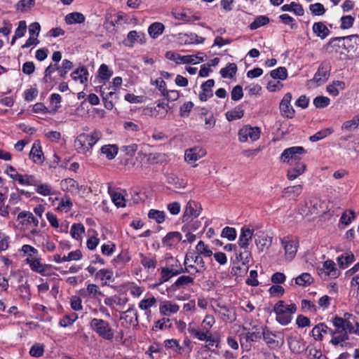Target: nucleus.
Wrapping results in <instances>:
<instances>
[{
    "label": "nucleus",
    "instance_id": "obj_1",
    "mask_svg": "<svg viewBox=\"0 0 359 359\" xmlns=\"http://www.w3.org/2000/svg\"><path fill=\"white\" fill-rule=\"evenodd\" d=\"M102 137L100 131L94 130L91 133H81L74 140V147L80 154H86Z\"/></svg>",
    "mask_w": 359,
    "mask_h": 359
},
{
    "label": "nucleus",
    "instance_id": "obj_2",
    "mask_svg": "<svg viewBox=\"0 0 359 359\" xmlns=\"http://www.w3.org/2000/svg\"><path fill=\"white\" fill-rule=\"evenodd\" d=\"M215 323V319L212 315H206L201 323V327H198L194 323L188 325V332L197 339H207L212 334L210 329Z\"/></svg>",
    "mask_w": 359,
    "mask_h": 359
},
{
    "label": "nucleus",
    "instance_id": "obj_3",
    "mask_svg": "<svg viewBox=\"0 0 359 359\" xmlns=\"http://www.w3.org/2000/svg\"><path fill=\"white\" fill-rule=\"evenodd\" d=\"M89 326L93 332L104 340L111 341L114 339L115 330L109 322L101 318H93L91 319Z\"/></svg>",
    "mask_w": 359,
    "mask_h": 359
},
{
    "label": "nucleus",
    "instance_id": "obj_4",
    "mask_svg": "<svg viewBox=\"0 0 359 359\" xmlns=\"http://www.w3.org/2000/svg\"><path fill=\"white\" fill-rule=\"evenodd\" d=\"M297 311L294 304H286L284 301H278L273 306L276 319L282 325H288L292 318V314Z\"/></svg>",
    "mask_w": 359,
    "mask_h": 359
},
{
    "label": "nucleus",
    "instance_id": "obj_5",
    "mask_svg": "<svg viewBox=\"0 0 359 359\" xmlns=\"http://www.w3.org/2000/svg\"><path fill=\"white\" fill-rule=\"evenodd\" d=\"M332 323L334 329H331V332H330V335L332 337L330 343L334 346H343V343L349 339V335L343 325L344 321L341 317L335 316L332 318Z\"/></svg>",
    "mask_w": 359,
    "mask_h": 359
},
{
    "label": "nucleus",
    "instance_id": "obj_6",
    "mask_svg": "<svg viewBox=\"0 0 359 359\" xmlns=\"http://www.w3.org/2000/svg\"><path fill=\"white\" fill-rule=\"evenodd\" d=\"M306 153L303 147L295 146L285 149L280 156V160L283 163H287L290 165L302 162V156Z\"/></svg>",
    "mask_w": 359,
    "mask_h": 359
},
{
    "label": "nucleus",
    "instance_id": "obj_7",
    "mask_svg": "<svg viewBox=\"0 0 359 359\" xmlns=\"http://www.w3.org/2000/svg\"><path fill=\"white\" fill-rule=\"evenodd\" d=\"M331 71V65L329 62H322L317 72L315 73L313 79H310L309 83H316L318 86L325 83L329 79Z\"/></svg>",
    "mask_w": 359,
    "mask_h": 359
},
{
    "label": "nucleus",
    "instance_id": "obj_8",
    "mask_svg": "<svg viewBox=\"0 0 359 359\" xmlns=\"http://www.w3.org/2000/svg\"><path fill=\"white\" fill-rule=\"evenodd\" d=\"M261 130L258 127L245 126L238 131V140L241 142H245L248 138L251 141H257L260 137Z\"/></svg>",
    "mask_w": 359,
    "mask_h": 359
},
{
    "label": "nucleus",
    "instance_id": "obj_9",
    "mask_svg": "<svg viewBox=\"0 0 359 359\" xmlns=\"http://www.w3.org/2000/svg\"><path fill=\"white\" fill-rule=\"evenodd\" d=\"M292 97V94L287 93L283 96L279 105L281 116L287 118H292L295 113L294 108L291 105Z\"/></svg>",
    "mask_w": 359,
    "mask_h": 359
},
{
    "label": "nucleus",
    "instance_id": "obj_10",
    "mask_svg": "<svg viewBox=\"0 0 359 359\" xmlns=\"http://www.w3.org/2000/svg\"><path fill=\"white\" fill-rule=\"evenodd\" d=\"M201 208L198 204L194 201H189L185 207V210L182 216L183 222L192 221L193 218H196L201 213Z\"/></svg>",
    "mask_w": 359,
    "mask_h": 359
},
{
    "label": "nucleus",
    "instance_id": "obj_11",
    "mask_svg": "<svg viewBox=\"0 0 359 359\" xmlns=\"http://www.w3.org/2000/svg\"><path fill=\"white\" fill-rule=\"evenodd\" d=\"M32 271L40 273L42 276L46 275L47 269L50 267L48 264L41 263L40 259L29 255L25 259Z\"/></svg>",
    "mask_w": 359,
    "mask_h": 359
},
{
    "label": "nucleus",
    "instance_id": "obj_12",
    "mask_svg": "<svg viewBox=\"0 0 359 359\" xmlns=\"http://www.w3.org/2000/svg\"><path fill=\"white\" fill-rule=\"evenodd\" d=\"M206 151L201 147H195L188 149L184 153V159L188 163H194L205 156Z\"/></svg>",
    "mask_w": 359,
    "mask_h": 359
},
{
    "label": "nucleus",
    "instance_id": "obj_13",
    "mask_svg": "<svg viewBox=\"0 0 359 359\" xmlns=\"http://www.w3.org/2000/svg\"><path fill=\"white\" fill-rule=\"evenodd\" d=\"M262 337L271 348H278L283 343V339L279 341V340L277 339V335L270 331L266 327L262 328Z\"/></svg>",
    "mask_w": 359,
    "mask_h": 359
},
{
    "label": "nucleus",
    "instance_id": "obj_14",
    "mask_svg": "<svg viewBox=\"0 0 359 359\" xmlns=\"http://www.w3.org/2000/svg\"><path fill=\"white\" fill-rule=\"evenodd\" d=\"M320 275L324 274V278L327 277L335 279L339 277L340 271L337 269L335 263L332 260L324 262L323 268L320 269Z\"/></svg>",
    "mask_w": 359,
    "mask_h": 359
},
{
    "label": "nucleus",
    "instance_id": "obj_15",
    "mask_svg": "<svg viewBox=\"0 0 359 359\" xmlns=\"http://www.w3.org/2000/svg\"><path fill=\"white\" fill-rule=\"evenodd\" d=\"M175 38L181 45H189L203 43V39L194 33H179Z\"/></svg>",
    "mask_w": 359,
    "mask_h": 359
},
{
    "label": "nucleus",
    "instance_id": "obj_16",
    "mask_svg": "<svg viewBox=\"0 0 359 359\" xmlns=\"http://www.w3.org/2000/svg\"><path fill=\"white\" fill-rule=\"evenodd\" d=\"M281 243L285 250V259L291 261L296 255L298 243L294 240L283 239Z\"/></svg>",
    "mask_w": 359,
    "mask_h": 359
},
{
    "label": "nucleus",
    "instance_id": "obj_17",
    "mask_svg": "<svg viewBox=\"0 0 359 359\" xmlns=\"http://www.w3.org/2000/svg\"><path fill=\"white\" fill-rule=\"evenodd\" d=\"M166 57L172 61L175 62L176 64H197L195 61L196 57H194V55H181L178 53H175L172 51L166 53Z\"/></svg>",
    "mask_w": 359,
    "mask_h": 359
},
{
    "label": "nucleus",
    "instance_id": "obj_18",
    "mask_svg": "<svg viewBox=\"0 0 359 359\" xmlns=\"http://www.w3.org/2000/svg\"><path fill=\"white\" fill-rule=\"evenodd\" d=\"M108 192L112 202L116 207L123 208L126 206V199L123 195L124 191L109 186L108 187Z\"/></svg>",
    "mask_w": 359,
    "mask_h": 359
},
{
    "label": "nucleus",
    "instance_id": "obj_19",
    "mask_svg": "<svg viewBox=\"0 0 359 359\" xmlns=\"http://www.w3.org/2000/svg\"><path fill=\"white\" fill-rule=\"evenodd\" d=\"M170 109L169 104L164 100L159 101L156 106L149 108L151 115L160 118L165 117Z\"/></svg>",
    "mask_w": 359,
    "mask_h": 359
},
{
    "label": "nucleus",
    "instance_id": "obj_20",
    "mask_svg": "<svg viewBox=\"0 0 359 359\" xmlns=\"http://www.w3.org/2000/svg\"><path fill=\"white\" fill-rule=\"evenodd\" d=\"M145 42V34L143 32L133 30L128 32L124 43L127 46L133 47L135 43L144 44Z\"/></svg>",
    "mask_w": 359,
    "mask_h": 359
},
{
    "label": "nucleus",
    "instance_id": "obj_21",
    "mask_svg": "<svg viewBox=\"0 0 359 359\" xmlns=\"http://www.w3.org/2000/svg\"><path fill=\"white\" fill-rule=\"evenodd\" d=\"M9 177L22 185L35 186L38 180L33 175L10 174Z\"/></svg>",
    "mask_w": 359,
    "mask_h": 359
},
{
    "label": "nucleus",
    "instance_id": "obj_22",
    "mask_svg": "<svg viewBox=\"0 0 359 359\" xmlns=\"http://www.w3.org/2000/svg\"><path fill=\"white\" fill-rule=\"evenodd\" d=\"M254 231L249 229L243 227L241 230L238 244L241 249L248 248L250 241L252 240Z\"/></svg>",
    "mask_w": 359,
    "mask_h": 359
},
{
    "label": "nucleus",
    "instance_id": "obj_23",
    "mask_svg": "<svg viewBox=\"0 0 359 359\" xmlns=\"http://www.w3.org/2000/svg\"><path fill=\"white\" fill-rule=\"evenodd\" d=\"M17 219L22 225H32L34 227H37L39 225V220L34 215L29 211H22L17 217Z\"/></svg>",
    "mask_w": 359,
    "mask_h": 359
},
{
    "label": "nucleus",
    "instance_id": "obj_24",
    "mask_svg": "<svg viewBox=\"0 0 359 359\" xmlns=\"http://www.w3.org/2000/svg\"><path fill=\"white\" fill-rule=\"evenodd\" d=\"M217 306L219 309H215L214 311L218 313L224 321L233 322L236 320L235 314L231 309L229 308L225 304H217Z\"/></svg>",
    "mask_w": 359,
    "mask_h": 359
},
{
    "label": "nucleus",
    "instance_id": "obj_25",
    "mask_svg": "<svg viewBox=\"0 0 359 359\" xmlns=\"http://www.w3.org/2000/svg\"><path fill=\"white\" fill-rule=\"evenodd\" d=\"M140 262L147 271H154L157 265L156 255L151 253L140 254Z\"/></svg>",
    "mask_w": 359,
    "mask_h": 359
},
{
    "label": "nucleus",
    "instance_id": "obj_26",
    "mask_svg": "<svg viewBox=\"0 0 359 359\" xmlns=\"http://www.w3.org/2000/svg\"><path fill=\"white\" fill-rule=\"evenodd\" d=\"M179 310V305L170 301H164L159 306L160 313L165 316H170L175 314Z\"/></svg>",
    "mask_w": 359,
    "mask_h": 359
},
{
    "label": "nucleus",
    "instance_id": "obj_27",
    "mask_svg": "<svg viewBox=\"0 0 359 359\" xmlns=\"http://www.w3.org/2000/svg\"><path fill=\"white\" fill-rule=\"evenodd\" d=\"M61 189L64 191L69 192L72 194H79L81 187L72 178H66L60 182Z\"/></svg>",
    "mask_w": 359,
    "mask_h": 359
},
{
    "label": "nucleus",
    "instance_id": "obj_28",
    "mask_svg": "<svg viewBox=\"0 0 359 359\" xmlns=\"http://www.w3.org/2000/svg\"><path fill=\"white\" fill-rule=\"evenodd\" d=\"M194 277L182 275L180 276L176 281L172 285L171 288L175 291L177 290L185 289L187 287L192 285L194 283Z\"/></svg>",
    "mask_w": 359,
    "mask_h": 359
},
{
    "label": "nucleus",
    "instance_id": "obj_29",
    "mask_svg": "<svg viewBox=\"0 0 359 359\" xmlns=\"http://www.w3.org/2000/svg\"><path fill=\"white\" fill-rule=\"evenodd\" d=\"M80 294L83 297H88L90 299H98L99 297L104 296L99 287L93 283L88 284L86 290H81Z\"/></svg>",
    "mask_w": 359,
    "mask_h": 359
},
{
    "label": "nucleus",
    "instance_id": "obj_30",
    "mask_svg": "<svg viewBox=\"0 0 359 359\" xmlns=\"http://www.w3.org/2000/svg\"><path fill=\"white\" fill-rule=\"evenodd\" d=\"M215 85L214 79H208L201 85L202 92L199 94V99L202 102H205L208 98L213 96L212 87Z\"/></svg>",
    "mask_w": 359,
    "mask_h": 359
},
{
    "label": "nucleus",
    "instance_id": "obj_31",
    "mask_svg": "<svg viewBox=\"0 0 359 359\" xmlns=\"http://www.w3.org/2000/svg\"><path fill=\"white\" fill-rule=\"evenodd\" d=\"M263 327H259L257 325H254L252 327V332L250 331L249 328L246 327H243L242 329L247 332L245 334V338L247 342H256L258 341L262 338V328Z\"/></svg>",
    "mask_w": 359,
    "mask_h": 359
},
{
    "label": "nucleus",
    "instance_id": "obj_32",
    "mask_svg": "<svg viewBox=\"0 0 359 359\" xmlns=\"http://www.w3.org/2000/svg\"><path fill=\"white\" fill-rule=\"evenodd\" d=\"M330 332H331V328L324 323H319L312 329L311 333L315 340L321 341L324 336L330 335Z\"/></svg>",
    "mask_w": 359,
    "mask_h": 359
},
{
    "label": "nucleus",
    "instance_id": "obj_33",
    "mask_svg": "<svg viewBox=\"0 0 359 359\" xmlns=\"http://www.w3.org/2000/svg\"><path fill=\"white\" fill-rule=\"evenodd\" d=\"M181 240V233L177 231H172L167 233V235L162 239V243L163 245L171 248L172 247L177 245Z\"/></svg>",
    "mask_w": 359,
    "mask_h": 359
},
{
    "label": "nucleus",
    "instance_id": "obj_34",
    "mask_svg": "<svg viewBox=\"0 0 359 359\" xmlns=\"http://www.w3.org/2000/svg\"><path fill=\"white\" fill-rule=\"evenodd\" d=\"M29 158L35 163H41L44 160L43 151L39 142H35L32 147Z\"/></svg>",
    "mask_w": 359,
    "mask_h": 359
},
{
    "label": "nucleus",
    "instance_id": "obj_35",
    "mask_svg": "<svg viewBox=\"0 0 359 359\" xmlns=\"http://www.w3.org/2000/svg\"><path fill=\"white\" fill-rule=\"evenodd\" d=\"M292 167L287 170V177L290 180H294L302 175L306 170V165L303 162H298L292 165Z\"/></svg>",
    "mask_w": 359,
    "mask_h": 359
},
{
    "label": "nucleus",
    "instance_id": "obj_36",
    "mask_svg": "<svg viewBox=\"0 0 359 359\" xmlns=\"http://www.w3.org/2000/svg\"><path fill=\"white\" fill-rule=\"evenodd\" d=\"M312 30L313 33L321 39H325L330 34V29L323 22H314Z\"/></svg>",
    "mask_w": 359,
    "mask_h": 359
},
{
    "label": "nucleus",
    "instance_id": "obj_37",
    "mask_svg": "<svg viewBox=\"0 0 359 359\" xmlns=\"http://www.w3.org/2000/svg\"><path fill=\"white\" fill-rule=\"evenodd\" d=\"M255 237L257 246L262 250L264 248H269L272 242V238L262 231L255 234Z\"/></svg>",
    "mask_w": 359,
    "mask_h": 359
},
{
    "label": "nucleus",
    "instance_id": "obj_38",
    "mask_svg": "<svg viewBox=\"0 0 359 359\" xmlns=\"http://www.w3.org/2000/svg\"><path fill=\"white\" fill-rule=\"evenodd\" d=\"M345 83L342 81H334L327 86V92L332 97H337L339 90L345 89Z\"/></svg>",
    "mask_w": 359,
    "mask_h": 359
},
{
    "label": "nucleus",
    "instance_id": "obj_39",
    "mask_svg": "<svg viewBox=\"0 0 359 359\" xmlns=\"http://www.w3.org/2000/svg\"><path fill=\"white\" fill-rule=\"evenodd\" d=\"M85 20L86 18L84 15L79 12L68 13L65 18V21L67 25L81 24L85 22Z\"/></svg>",
    "mask_w": 359,
    "mask_h": 359
},
{
    "label": "nucleus",
    "instance_id": "obj_40",
    "mask_svg": "<svg viewBox=\"0 0 359 359\" xmlns=\"http://www.w3.org/2000/svg\"><path fill=\"white\" fill-rule=\"evenodd\" d=\"M95 278L101 280L102 285H107V282H112L113 271L107 269H102L95 273Z\"/></svg>",
    "mask_w": 359,
    "mask_h": 359
},
{
    "label": "nucleus",
    "instance_id": "obj_41",
    "mask_svg": "<svg viewBox=\"0 0 359 359\" xmlns=\"http://www.w3.org/2000/svg\"><path fill=\"white\" fill-rule=\"evenodd\" d=\"M118 148L116 144H106L100 148V152L104 154L108 160L114 159L117 155Z\"/></svg>",
    "mask_w": 359,
    "mask_h": 359
},
{
    "label": "nucleus",
    "instance_id": "obj_42",
    "mask_svg": "<svg viewBox=\"0 0 359 359\" xmlns=\"http://www.w3.org/2000/svg\"><path fill=\"white\" fill-rule=\"evenodd\" d=\"M191 262L190 261L189 255L187 254L184 262V268L180 266L179 269L180 271H182V273H187L189 274V276L195 278L196 274L198 273L196 272L197 266L194 264H192Z\"/></svg>",
    "mask_w": 359,
    "mask_h": 359
},
{
    "label": "nucleus",
    "instance_id": "obj_43",
    "mask_svg": "<svg viewBox=\"0 0 359 359\" xmlns=\"http://www.w3.org/2000/svg\"><path fill=\"white\" fill-rule=\"evenodd\" d=\"M88 72L84 67L79 68L71 74L73 80L84 83L88 81Z\"/></svg>",
    "mask_w": 359,
    "mask_h": 359
},
{
    "label": "nucleus",
    "instance_id": "obj_44",
    "mask_svg": "<svg viewBox=\"0 0 359 359\" xmlns=\"http://www.w3.org/2000/svg\"><path fill=\"white\" fill-rule=\"evenodd\" d=\"M288 345L291 351L294 353H300L305 349V344L303 340L300 339H290L288 341Z\"/></svg>",
    "mask_w": 359,
    "mask_h": 359
},
{
    "label": "nucleus",
    "instance_id": "obj_45",
    "mask_svg": "<svg viewBox=\"0 0 359 359\" xmlns=\"http://www.w3.org/2000/svg\"><path fill=\"white\" fill-rule=\"evenodd\" d=\"M189 255L190 261L194 262V264L197 266L196 272L198 273H203L206 270V266L202 256L198 254L194 255L192 253Z\"/></svg>",
    "mask_w": 359,
    "mask_h": 359
},
{
    "label": "nucleus",
    "instance_id": "obj_46",
    "mask_svg": "<svg viewBox=\"0 0 359 359\" xmlns=\"http://www.w3.org/2000/svg\"><path fill=\"white\" fill-rule=\"evenodd\" d=\"M281 10L283 11L293 12L295 15L298 16H302L304 13L302 5L294 1L291 2L290 4H285L282 6Z\"/></svg>",
    "mask_w": 359,
    "mask_h": 359
},
{
    "label": "nucleus",
    "instance_id": "obj_47",
    "mask_svg": "<svg viewBox=\"0 0 359 359\" xmlns=\"http://www.w3.org/2000/svg\"><path fill=\"white\" fill-rule=\"evenodd\" d=\"M165 27L161 22H154L149 25L148 33L153 39L157 38L164 31Z\"/></svg>",
    "mask_w": 359,
    "mask_h": 359
},
{
    "label": "nucleus",
    "instance_id": "obj_48",
    "mask_svg": "<svg viewBox=\"0 0 359 359\" xmlns=\"http://www.w3.org/2000/svg\"><path fill=\"white\" fill-rule=\"evenodd\" d=\"M78 319V314L72 312L68 314H65L59 321V325L62 327H67L71 326Z\"/></svg>",
    "mask_w": 359,
    "mask_h": 359
},
{
    "label": "nucleus",
    "instance_id": "obj_49",
    "mask_svg": "<svg viewBox=\"0 0 359 359\" xmlns=\"http://www.w3.org/2000/svg\"><path fill=\"white\" fill-rule=\"evenodd\" d=\"M34 187H36V192L43 196H48L54 194L52 187L49 184H39L38 180L36 182V185H35Z\"/></svg>",
    "mask_w": 359,
    "mask_h": 359
},
{
    "label": "nucleus",
    "instance_id": "obj_50",
    "mask_svg": "<svg viewBox=\"0 0 359 359\" xmlns=\"http://www.w3.org/2000/svg\"><path fill=\"white\" fill-rule=\"evenodd\" d=\"M237 72V65L235 63H229L226 67L220 69L222 78L232 79Z\"/></svg>",
    "mask_w": 359,
    "mask_h": 359
},
{
    "label": "nucleus",
    "instance_id": "obj_51",
    "mask_svg": "<svg viewBox=\"0 0 359 359\" xmlns=\"http://www.w3.org/2000/svg\"><path fill=\"white\" fill-rule=\"evenodd\" d=\"M182 271H180V269H170L167 267L162 268L161 273V281L162 283L166 282L172 276L182 273Z\"/></svg>",
    "mask_w": 359,
    "mask_h": 359
},
{
    "label": "nucleus",
    "instance_id": "obj_52",
    "mask_svg": "<svg viewBox=\"0 0 359 359\" xmlns=\"http://www.w3.org/2000/svg\"><path fill=\"white\" fill-rule=\"evenodd\" d=\"M84 233L85 227L81 223L74 224L71 227L70 234L76 240L80 239Z\"/></svg>",
    "mask_w": 359,
    "mask_h": 359
},
{
    "label": "nucleus",
    "instance_id": "obj_53",
    "mask_svg": "<svg viewBox=\"0 0 359 359\" xmlns=\"http://www.w3.org/2000/svg\"><path fill=\"white\" fill-rule=\"evenodd\" d=\"M313 282V278L309 273H303L295 278V283L299 286L310 285Z\"/></svg>",
    "mask_w": 359,
    "mask_h": 359
},
{
    "label": "nucleus",
    "instance_id": "obj_54",
    "mask_svg": "<svg viewBox=\"0 0 359 359\" xmlns=\"http://www.w3.org/2000/svg\"><path fill=\"white\" fill-rule=\"evenodd\" d=\"M73 207V203L72 202L69 196H65L61 198V201L57 208V210L60 212H67Z\"/></svg>",
    "mask_w": 359,
    "mask_h": 359
},
{
    "label": "nucleus",
    "instance_id": "obj_55",
    "mask_svg": "<svg viewBox=\"0 0 359 359\" xmlns=\"http://www.w3.org/2000/svg\"><path fill=\"white\" fill-rule=\"evenodd\" d=\"M163 345L167 349H172L177 353H181L182 347L180 346L178 340L175 339H165L163 341Z\"/></svg>",
    "mask_w": 359,
    "mask_h": 359
},
{
    "label": "nucleus",
    "instance_id": "obj_56",
    "mask_svg": "<svg viewBox=\"0 0 359 359\" xmlns=\"http://www.w3.org/2000/svg\"><path fill=\"white\" fill-rule=\"evenodd\" d=\"M271 76L273 79L284 81L287 77V70L285 67H279L270 72Z\"/></svg>",
    "mask_w": 359,
    "mask_h": 359
},
{
    "label": "nucleus",
    "instance_id": "obj_57",
    "mask_svg": "<svg viewBox=\"0 0 359 359\" xmlns=\"http://www.w3.org/2000/svg\"><path fill=\"white\" fill-rule=\"evenodd\" d=\"M148 217L155 220L158 224H162L165 219V214L163 211L151 209L148 213Z\"/></svg>",
    "mask_w": 359,
    "mask_h": 359
},
{
    "label": "nucleus",
    "instance_id": "obj_58",
    "mask_svg": "<svg viewBox=\"0 0 359 359\" xmlns=\"http://www.w3.org/2000/svg\"><path fill=\"white\" fill-rule=\"evenodd\" d=\"M73 68V63L67 59L62 62L61 66H58V74L62 79L66 77L67 74Z\"/></svg>",
    "mask_w": 359,
    "mask_h": 359
},
{
    "label": "nucleus",
    "instance_id": "obj_59",
    "mask_svg": "<svg viewBox=\"0 0 359 359\" xmlns=\"http://www.w3.org/2000/svg\"><path fill=\"white\" fill-rule=\"evenodd\" d=\"M156 304V299L154 297H151L149 298H146L142 299L139 304L138 307L143 311L147 313V311L149 310L150 308L155 306Z\"/></svg>",
    "mask_w": 359,
    "mask_h": 359
},
{
    "label": "nucleus",
    "instance_id": "obj_60",
    "mask_svg": "<svg viewBox=\"0 0 359 359\" xmlns=\"http://www.w3.org/2000/svg\"><path fill=\"white\" fill-rule=\"evenodd\" d=\"M123 317L130 324H138V313L135 308H129L124 312Z\"/></svg>",
    "mask_w": 359,
    "mask_h": 359
},
{
    "label": "nucleus",
    "instance_id": "obj_61",
    "mask_svg": "<svg viewBox=\"0 0 359 359\" xmlns=\"http://www.w3.org/2000/svg\"><path fill=\"white\" fill-rule=\"evenodd\" d=\"M269 22V18L265 15L257 16L255 20L250 25L251 30H255L259 27L266 25Z\"/></svg>",
    "mask_w": 359,
    "mask_h": 359
},
{
    "label": "nucleus",
    "instance_id": "obj_62",
    "mask_svg": "<svg viewBox=\"0 0 359 359\" xmlns=\"http://www.w3.org/2000/svg\"><path fill=\"white\" fill-rule=\"evenodd\" d=\"M113 74V71L105 64H102L98 69V75L101 80L108 81Z\"/></svg>",
    "mask_w": 359,
    "mask_h": 359
},
{
    "label": "nucleus",
    "instance_id": "obj_63",
    "mask_svg": "<svg viewBox=\"0 0 359 359\" xmlns=\"http://www.w3.org/2000/svg\"><path fill=\"white\" fill-rule=\"evenodd\" d=\"M170 320L167 318H163L158 320H157L153 327L152 330L157 332L158 330H163L166 329H169L171 327Z\"/></svg>",
    "mask_w": 359,
    "mask_h": 359
},
{
    "label": "nucleus",
    "instance_id": "obj_64",
    "mask_svg": "<svg viewBox=\"0 0 359 359\" xmlns=\"http://www.w3.org/2000/svg\"><path fill=\"white\" fill-rule=\"evenodd\" d=\"M359 127V116H354L352 119L345 121L341 128L347 131H352Z\"/></svg>",
    "mask_w": 359,
    "mask_h": 359
}]
</instances>
